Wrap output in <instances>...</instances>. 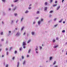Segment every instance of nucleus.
<instances>
[{
    "label": "nucleus",
    "instance_id": "1",
    "mask_svg": "<svg viewBox=\"0 0 67 67\" xmlns=\"http://www.w3.org/2000/svg\"><path fill=\"white\" fill-rule=\"evenodd\" d=\"M23 46H25V45H26V43H25V42H23Z\"/></svg>",
    "mask_w": 67,
    "mask_h": 67
},
{
    "label": "nucleus",
    "instance_id": "2",
    "mask_svg": "<svg viewBox=\"0 0 67 67\" xmlns=\"http://www.w3.org/2000/svg\"><path fill=\"white\" fill-rule=\"evenodd\" d=\"M16 35L17 36H19L20 35V33H19V32H18L17 33V34H16Z\"/></svg>",
    "mask_w": 67,
    "mask_h": 67
},
{
    "label": "nucleus",
    "instance_id": "3",
    "mask_svg": "<svg viewBox=\"0 0 67 67\" xmlns=\"http://www.w3.org/2000/svg\"><path fill=\"white\" fill-rule=\"evenodd\" d=\"M59 8H60V6H59V7H58L57 8V10H58L59 9Z\"/></svg>",
    "mask_w": 67,
    "mask_h": 67
},
{
    "label": "nucleus",
    "instance_id": "4",
    "mask_svg": "<svg viewBox=\"0 0 67 67\" xmlns=\"http://www.w3.org/2000/svg\"><path fill=\"white\" fill-rule=\"evenodd\" d=\"M34 34H35V33L34 32H31V34L32 35H34Z\"/></svg>",
    "mask_w": 67,
    "mask_h": 67
},
{
    "label": "nucleus",
    "instance_id": "5",
    "mask_svg": "<svg viewBox=\"0 0 67 67\" xmlns=\"http://www.w3.org/2000/svg\"><path fill=\"white\" fill-rule=\"evenodd\" d=\"M44 9L45 10H47V7H45Z\"/></svg>",
    "mask_w": 67,
    "mask_h": 67
},
{
    "label": "nucleus",
    "instance_id": "6",
    "mask_svg": "<svg viewBox=\"0 0 67 67\" xmlns=\"http://www.w3.org/2000/svg\"><path fill=\"white\" fill-rule=\"evenodd\" d=\"M63 20V19H61L60 21H59V23H60L62 22V21Z\"/></svg>",
    "mask_w": 67,
    "mask_h": 67
},
{
    "label": "nucleus",
    "instance_id": "7",
    "mask_svg": "<svg viewBox=\"0 0 67 67\" xmlns=\"http://www.w3.org/2000/svg\"><path fill=\"white\" fill-rule=\"evenodd\" d=\"M57 5V4H55L53 5V7H56V6Z\"/></svg>",
    "mask_w": 67,
    "mask_h": 67
},
{
    "label": "nucleus",
    "instance_id": "8",
    "mask_svg": "<svg viewBox=\"0 0 67 67\" xmlns=\"http://www.w3.org/2000/svg\"><path fill=\"white\" fill-rule=\"evenodd\" d=\"M44 4L45 5H47V2H46L44 3Z\"/></svg>",
    "mask_w": 67,
    "mask_h": 67
},
{
    "label": "nucleus",
    "instance_id": "9",
    "mask_svg": "<svg viewBox=\"0 0 67 67\" xmlns=\"http://www.w3.org/2000/svg\"><path fill=\"white\" fill-rule=\"evenodd\" d=\"M30 42H31V40H29L28 41H27V43H30Z\"/></svg>",
    "mask_w": 67,
    "mask_h": 67
},
{
    "label": "nucleus",
    "instance_id": "10",
    "mask_svg": "<svg viewBox=\"0 0 67 67\" xmlns=\"http://www.w3.org/2000/svg\"><path fill=\"white\" fill-rule=\"evenodd\" d=\"M62 33H65V30H63L62 31Z\"/></svg>",
    "mask_w": 67,
    "mask_h": 67
},
{
    "label": "nucleus",
    "instance_id": "11",
    "mask_svg": "<svg viewBox=\"0 0 67 67\" xmlns=\"http://www.w3.org/2000/svg\"><path fill=\"white\" fill-rule=\"evenodd\" d=\"M25 60L24 61L23 63V65H24V64H25Z\"/></svg>",
    "mask_w": 67,
    "mask_h": 67
},
{
    "label": "nucleus",
    "instance_id": "12",
    "mask_svg": "<svg viewBox=\"0 0 67 67\" xmlns=\"http://www.w3.org/2000/svg\"><path fill=\"white\" fill-rule=\"evenodd\" d=\"M41 22V21H39L38 22V24H40V23Z\"/></svg>",
    "mask_w": 67,
    "mask_h": 67
},
{
    "label": "nucleus",
    "instance_id": "13",
    "mask_svg": "<svg viewBox=\"0 0 67 67\" xmlns=\"http://www.w3.org/2000/svg\"><path fill=\"white\" fill-rule=\"evenodd\" d=\"M23 19H24V18H22L21 19V22H22V21H23Z\"/></svg>",
    "mask_w": 67,
    "mask_h": 67
},
{
    "label": "nucleus",
    "instance_id": "14",
    "mask_svg": "<svg viewBox=\"0 0 67 67\" xmlns=\"http://www.w3.org/2000/svg\"><path fill=\"white\" fill-rule=\"evenodd\" d=\"M30 52H31V49H30L28 51V53H30Z\"/></svg>",
    "mask_w": 67,
    "mask_h": 67
},
{
    "label": "nucleus",
    "instance_id": "15",
    "mask_svg": "<svg viewBox=\"0 0 67 67\" xmlns=\"http://www.w3.org/2000/svg\"><path fill=\"white\" fill-rule=\"evenodd\" d=\"M14 53H15V54H16V53H17V51H15L14 52Z\"/></svg>",
    "mask_w": 67,
    "mask_h": 67
},
{
    "label": "nucleus",
    "instance_id": "16",
    "mask_svg": "<svg viewBox=\"0 0 67 67\" xmlns=\"http://www.w3.org/2000/svg\"><path fill=\"white\" fill-rule=\"evenodd\" d=\"M53 11H51L50 12H49V13H53Z\"/></svg>",
    "mask_w": 67,
    "mask_h": 67
},
{
    "label": "nucleus",
    "instance_id": "17",
    "mask_svg": "<svg viewBox=\"0 0 67 67\" xmlns=\"http://www.w3.org/2000/svg\"><path fill=\"white\" fill-rule=\"evenodd\" d=\"M16 8V7H15V8H14V9H13V10H14Z\"/></svg>",
    "mask_w": 67,
    "mask_h": 67
},
{
    "label": "nucleus",
    "instance_id": "18",
    "mask_svg": "<svg viewBox=\"0 0 67 67\" xmlns=\"http://www.w3.org/2000/svg\"><path fill=\"white\" fill-rule=\"evenodd\" d=\"M24 29V27H23L21 29V30L22 31V30H23Z\"/></svg>",
    "mask_w": 67,
    "mask_h": 67
},
{
    "label": "nucleus",
    "instance_id": "19",
    "mask_svg": "<svg viewBox=\"0 0 67 67\" xmlns=\"http://www.w3.org/2000/svg\"><path fill=\"white\" fill-rule=\"evenodd\" d=\"M58 47V45L54 47V48H56V47Z\"/></svg>",
    "mask_w": 67,
    "mask_h": 67
},
{
    "label": "nucleus",
    "instance_id": "20",
    "mask_svg": "<svg viewBox=\"0 0 67 67\" xmlns=\"http://www.w3.org/2000/svg\"><path fill=\"white\" fill-rule=\"evenodd\" d=\"M56 64V61H55L54 63H53V65H55Z\"/></svg>",
    "mask_w": 67,
    "mask_h": 67
},
{
    "label": "nucleus",
    "instance_id": "21",
    "mask_svg": "<svg viewBox=\"0 0 67 67\" xmlns=\"http://www.w3.org/2000/svg\"><path fill=\"white\" fill-rule=\"evenodd\" d=\"M19 0H16L14 2H17V1H18Z\"/></svg>",
    "mask_w": 67,
    "mask_h": 67
},
{
    "label": "nucleus",
    "instance_id": "22",
    "mask_svg": "<svg viewBox=\"0 0 67 67\" xmlns=\"http://www.w3.org/2000/svg\"><path fill=\"white\" fill-rule=\"evenodd\" d=\"M52 57H50L49 58L50 60H52Z\"/></svg>",
    "mask_w": 67,
    "mask_h": 67
},
{
    "label": "nucleus",
    "instance_id": "23",
    "mask_svg": "<svg viewBox=\"0 0 67 67\" xmlns=\"http://www.w3.org/2000/svg\"><path fill=\"white\" fill-rule=\"evenodd\" d=\"M29 12V11L27 10H26L25 12V13H27Z\"/></svg>",
    "mask_w": 67,
    "mask_h": 67
},
{
    "label": "nucleus",
    "instance_id": "24",
    "mask_svg": "<svg viewBox=\"0 0 67 67\" xmlns=\"http://www.w3.org/2000/svg\"><path fill=\"white\" fill-rule=\"evenodd\" d=\"M2 1L3 2H5V0H2Z\"/></svg>",
    "mask_w": 67,
    "mask_h": 67
},
{
    "label": "nucleus",
    "instance_id": "25",
    "mask_svg": "<svg viewBox=\"0 0 67 67\" xmlns=\"http://www.w3.org/2000/svg\"><path fill=\"white\" fill-rule=\"evenodd\" d=\"M8 67V64H7L6 65L5 67Z\"/></svg>",
    "mask_w": 67,
    "mask_h": 67
},
{
    "label": "nucleus",
    "instance_id": "26",
    "mask_svg": "<svg viewBox=\"0 0 67 67\" xmlns=\"http://www.w3.org/2000/svg\"><path fill=\"white\" fill-rule=\"evenodd\" d=\"M1 35H3V32H1Z\"/></svg>",
    "mask_w": 67,
    "mask_h": 67
},
{
    "label": "nucleus",
    "instance_id": "27",
    "mask_svg": "<svg viewBox=\"0 0 67 67\" xmlns=\"http://www.w3.org/2000/svg\"><path fill=\"white\" fill-rule=\"evenodd\" d=\"M14 58H15V57H13L12 58V60H14Z\"/></svg>",
    "mask_w": 67,
    "mask_h": 67
},
{
    "label": "nucleus",
    "instance_id": "28",
    "mask_svg": "<svg viewBox=\"0 0 67 67\" xmlns=\"http://www.w3.org/2000/svg\"><path fill=\"white\" fill-rule=\"evenodd\" d=\"M38 48V47H37V48H36L35 51H37V48Z\"/></svg>",
    "mask_w": 67,
    "mask_h": 67
},
{
    "label": "nucleus",
    "instance_id": "29",
    "mask_svg": "<svg viewBox=\"0 0 67 67\" xmlns=\"http://www.w3.org/2000/svg\"><path fill=\"white\" fill-rule=\"evenodd\" d=\"M14 15L15 16H16V15H17V13H15L14 14Z\"/></svg>",
    "mask_w": 67,
    "mask_h": 67
},
{
    "label": "nucleus",
    "instance_id": "30",
    "mask_svg": "<svg viewBox=\"0 0 67 67\" xmlns=\"http://www.w3.org/2000/svg\"><path fill=\"white\" fill-rule=\"evenodd\" d=\"M22 49V47H21L20 48H19L20 51H21Z\"/></svg>",
    "mask_w": 67,
    "mask_h": 67
},
{
    "label": "nucleus",
    "instance_id": "31",
    "mask_svg": "<svg viewBox=\"0 0 67 67\" xmlns=\"http://www.w3.org/2000/svg\"><path fill=\"white\" fill-rule=\"evenodd\" d=\"M39 12H39V11H38L37 12V14H38V13H39Z\"/></svg>",
    "mask_w": 67,
    "mask_h": 67
},
{
    "label": "nucleus",
    "instance_id": "32",
    "mask_svg": "<svg viewBox=\"0 0 67 67\" xmlns=\"http://www.w3.org/2000/svg\"><path fill=\"white\" fill-rule=\"evenodd\" d=\"M21 57H22V58L23 59V58H24V57H23V56H22Z\"/></svg>",
    "mask_w": 67,
    "mask_h": 67
},
{
    "label": "nucleus",
    "instance_id": "33",
    "mask_svg": "<svg viewBox=\"0 0 67 67\" xmlns=\"http://www.w3.org/2000/svg\"><path fill=\"white\" fill-rule=\"evenodd\" d=\"M55 40H53V42H55Z\"/></svg>",
    "mask_w": 67,
    "mask_h": 67
},
{
    "label": "nucleus",
    "instance_id": "34",
    "mask_svg": "<svg viewBox=\"0 0 67 67\" xmlns=\"http://www.w3.org/2000/svg\"><path fill=\"white\" fill-rule=\"evenodd\" d=\"M57 24L54 25V27H56V26H57Z\"/></svg>",
    "mask_w": 67,
    "mask_h": 67
},
{
    "label": "nucleus",
    "instance_id": "35",
    "mask_svg": "<svg viewBox=\"0 0 67 67\" xmlns=\"http://www.w3.org/2000/svg\"><path fill=\"white\" fill-rule=\"evenodd\" d=\"M6 51H8V49H7V48H6L5 49Z\"/></svg>",
    "mask_w": 67,
    "mask_h": 67
},
{
    "label": "nucleus",
    "instance_id": "36",
    "mask_svg": "<svg viewBox=\"0 0 67 67\" xmlns=\"http://www.w3.org/2000/svg\"><path fill=\"white\" fill-rule=\"evenodd\" d=\"M43 19L42 18L41 19V21H43Z\"/></svg>",
    "mask_w": 67,
    "mask_h": 67
},
{
    "label": "nucleus",
    "instance_id": "37",
    "mask_svg": "<svg viewBox=\"0 0 67 67\" xmlns=\"http://www.w3.org/2000/svg\"><path fill=\"white\" fill-rule=\"evenodd\" d=\"M8 54H9V53H8V52H7V55H8Z\"/></svg>",
    "mask_w": 67,
    "mask_h": 67
},
{
    "label": "nucleus",
    "instance_id": "38",
    "mask_svg": "<svg viewBox=\"0 0 67 67\" xmlns=\"http://www.w3.org/2000/svg\"><path fill=\"white\" fill-rule=\"evenodd\" d=\"M14 6V5L13 4H12L11 5V6L12 7Z\"/></svg>",
    "mask_w": 67,
    "mask_h": 67
},
{
    "label": "nucleus",
    "instance_id": "39",
    "mask_svg": "<svg viewBox=\"0 0 67 67\" xmlns=\"http://www.w3.org/2000/svg\"><path fill=\"white\" fill-rule=\"evenodd\" d=\"M56 40H58V37H57L56 38Z\"/></svg>",
    "mask_w": 67,
    "mask_h": 67
},
{
    "label": "nucleus",
    "instance_id": "40",
    "mask_svg": "<svg viewBox=\"0 0 67 67\" xmlns=\"http://www.w3.org/2000/svg\"><path fill=\"white\" fill-rule=\"evenodd\" d=\"M57 19V18H55L54 19V21H56V19Z\"/></svg>",
    "mask_w": 67,
    "mask_h": 67
},
{
    "label": "nucleus",
    "instance_id": "41",
    "mask_svg": "<svg viewBox=\"0 0 67 67\" xmlns=\"http://www.w3.org/2000/svg\"><path fill=\"white\" fill-rule=\"evenodd\" d=\"M27 57H29V55H27Z\"/></svg>",
    "mask_w": 67,
    "mask_h": 67
},
{
    "label": "nucleus",
    "instance_id": "42",
    "mask_svg": "<svg viewBox=\"0 0 67 67\" xmlns=\"http://www.w3.org/2000/svg\"><path fill=\"white\" fill-rule=\"evenodd\" d=\"M8 32H9V33H11V32L10 31H9Z\"/></svg>",
    "mask_w": 67,
    "mask_h": 67
},
{
    "label": "nucleus",
    "instance_id": "43",
    "mask_svg": "<svg viewBox=\"0 0 67 67\" xmlns=\"http://www.w3.org/2000/svg\"><path fill=\"white\" fill-rule=\"evenodd\" d=\"M26 47H25V46H24L23 47V48H25Z\"/></svg>",
    "mask_w": 67,
    "mask_h": 67
},
{
    "label": "nucleus",
    "instance_id": "44",
    "mask_svg": "<svg viewBox=\"0 0 67 67\" xmlns=\"http://www.w3.org/2000/svg\"><path fill=\"white\" fill-rule=\"evenodd\" d=\"M19 64H17V67H19Z\"/></svg>",
    "mask_w": 67,
    "mask_h": 67
},
{
    "label": "nucleus",
    "instance_id": "45",
    "mask_svg": "<svg viewBox=\"0 0 67 67\" xmlns=\"http://www.w3.org/2000/svg\"><path fill=\"white\" fill-rule=\"evenodd\" d=\"M63 23H64V24L65 23V21H64L63 22Z\"/></svg>",
    "mask_w": 67,
    "mask_h": 67
},
{
    "label": "nucleus",
    "instance_id": "46",
    "mask_svg": "<svg viewBox=\"0 0 67 67\" xmlns=\"http://www.w3.org/2000/svg\"><path fill=\"white\" fill-rule=\"evenodd\" d=\"M40 49H42V47H40Z\"/></svg>",
    "mask_w": 67,
    "mask_h": 67
},
{
    "label": "nucleus",
    "instance_id": "47",
    "mask_svg": "<svg viewBox=\"0 0 67 67\" xmlns=\"http://www.w3.org/2000/svg\"><path fill=\"white\" fill-rule=\"evenodd\" d=\"M57 2L56 1H55V3H57Z\"/></svg>",
    "mask_w": 67,
    "mask_h": 67
},
{
    "label": "nucleus",
    "instance_id": "48",
    "mask_svg": "<svg viewBox=\"0 0 67 67\" xmlns=\"http://www.w3.org/2000/svg\"><path fill=\"white\" fill-rule=\"evenodd\" d=\"M18 20H17L16 21V23H18Z\"/></svg>",
    "mask_w": 67,
    "mask_h": 67
},
{
    "label": "nucleus",
    "instance_id": "49",
    "mask_svg": "<svg viewBox=\"0 0 67 67\" xmlns=\"http://www.w3.org/2000/svg\"><path fill=\"white\" fill-rule=\"evenodd\" d=\"M25 32H24V33L23 34V35H25Z\"/></svg>",
    "mask_w": 67,
    "mask_h": 67
},
{
    "label": "nucleus",
    "instance_id": "50",
    "mask_svg": "<svg viewBox=\"0 0 67 67\" xmlns=\"http://www.w3.org/2000/svg\"><path fill=\"white\" fill-rule=\"evenodd\" d=\"M65 1V0H62V2H64V1Z\"/></svg>",
    "mask_w": 67,
    "mask_h": 67
},
{
    "label": "nucleus",
    "instance_id": "51",
    "mask_svg": "<svg viewBox=\"0 0 67 67\" xmlns=\"http://www.w3.org/2000/svg\"><path fill=\"white\" fill-rule=\"evenodd\" d=\"M29 9H31V7H29Z\"/></svg>",
    "mask_w": 67,
    "mask_h": 67
},
{
    "label": "nucleus",
    "instance_id": "52",
    "mask_svg": "<svg viewBox=\"0 0 67 67\" xmlns=\"http://www.w3.org/2000/svg\"><path fill=\"white\" fill-rule=\"evenodd\" d=\"M53 1V0H51V2H52Z\"/></svg>",
    "mask_w": 67,
    "mask_h": 67
},
{
    "label": "nucleus",
    "instance_id": "53",
    "mask_svg": "<svg viewBox=\"0 0 67 67\" xmlns=\"http://www.w3.org/2000/svg\"><path fill=\"white\" fill-rule=\"evenodd\" d=\"M18 65H19V62H18Z\"/></svg>",
    "mask_w": 67,
    "mask_h": 67
},
{
    "label": "nucleus",
    "instance_id": "54",
    "mask_svg": "<svg viewBox=\"0 0 67 67\" xmlns=\"http://www.w3.org/2000/svg\"><path fill=\"white\" fill-rule=\"evenodd\" d=\"M36 19H38V17H37L36 18Z\"/></svg>",
    "mask_w": 67,
    "mask_h": 67
},
{
    "label": "nucleus",
    "instance_id": "55",
    "mask_svg": "<svg viewBox=\"0 0 67 67\" xmlns=\"http://www.w3.org/2000/svg\"><path fill=\"white\" fill-rule=\"evenodd\" d=\"M13 22V20H12V23Z\"/></svg>",
    "mask_w": 67,
    "mask_h": 67
},
{
    "label": "nucleus",
    "instance_id": "56",
    "mask_svg": "<svg viewBox=\"0 0 67 67\" xmlns=\"http://www.w3.org/2000/svg\"><path fill=\"white\" fill-rule=\"evenodd\" d=\"M12 47H11L10 48V49H12Z\"/></svg>",
    "mask_w": 67,
    "mask_h": 67
},
{
    "label": "nucleus",
    "instance_id": "57",
    "mask_svg": "<svg viewBox=\"0 0 67 67\" xmlns=\"http://www.w3.org/2000/svg\"><path fill=\"white\" fill-rule=\"evenodd\" d=\"M51 16H52V15H49V16L50 17H51Z\"/></svg>",
    "mask_w": 67,
    "mask_h": 67
},
{
    "label": "nucleus",
    "instance_id": "58",
    "mask_svg": "<svg viewBox=\"0 0 67 67\" xmlns=\"http://www.w3.org/2000/svg\"><path fill=\"white\" fill-rule=\"evenodd\" d=\"M1 40H2V41H3V39H2Z\"/></svg>",
    "mask_w": 67,
    "mask_h": 67
},
{
    "label": "nucleus",
    "instance_id": "59",
    "mask_svg": "<svg viewBox=\"0 0 67 67\" xmlns=\"http://www.w3.org/2000/svg\"><path fill=\"white\" fill-rule=\"evenodd\" d=\"M9 10H11V8H9Z\"/></svg>",
    "mask_w": 67,
    "mask_h": 67
},
{
    "label": "nucleus",
    "instance_id": "60",
    "mask_svg": "<svg viewBox=\"0 0 67 67\" xmlns=\"http://www.w3.org/2000/svg\"><path fill=\"white\" fill-rule=\"evenodd\" d=\"M35 22H33V24H35Z\"/></svg>",
    "mask_w": 67,
    "mask_h": 67
},
{
    "label": "nucleus",
    "instance_id": "61",
    "mask_svg": "<svg viewBox=\"0 0 67 67\" xmlns=\"http://www.w3.org/2000/svg\"><path fill=\"white\" fill-rule=\"evenodd\" d=\"M36 53H38V52H37V51H36Z\"/></svg>",
    "mask_w": 67,
    "mask_h": 67
},
{
    "label": "nucleus",
    "instance_id": "62",
    "mask_svg": "<svg viewBox=\"0 0 67 67\" xmlns=\"http://www.w3.org/2000/svg\"><path fill=\"white\" fill-rule=\"evenodd\" d=\"M2 57H4V55H3L2 56Z\"/></svg>",
    "mask_w": 67,
    "mask_h": 67
},
{
    "label": "nucleus",
    "instance_id": "63",
    "mask_svg": "<svg viewBox=\"0 0 67 67\" xmlns=\"http://www.w3.org/2000/svg\"><path fill=\"white\" fill-rule=\"evenodd\" d=\"M1 49H0V52H1Z\"/></svg>",
    "mask_w": 67,
    "mask_h": 67
},
{
    "label": "nucleus",
    "instance_id": "64",
    "mask_svg": "<svg viewBox=\"0 0 67 67\" xmlns=\"http://www.w3.org/2000/svg\"><path fill=\"white\" fill-rule=\"evenodd\" d=\"M65 44H66V45H67V42L65 43Z\"/></svg>",
    "mask_w": 67,
    "mask_h": 67
}]
</instances>
